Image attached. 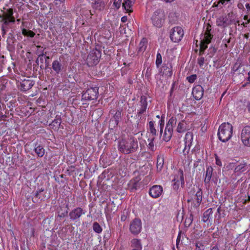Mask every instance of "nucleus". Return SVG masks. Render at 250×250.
I'll return each instance as SVG.
<instances>
[{"instance_id": "1", "label": "nucleus", "mask_w": 250, "mask_h": 250, "mask_svg": "<svg viewBox=\"0 0 250 250\" xmlns=\"http://www.w3.org/2000/svg\"><path fill=\"white\" fill-rule=\"evenodd\" d=\"M211 27L210 24H207L201 35L200 47L199 53V56L203 54L204 51L208 48V44L211 42L213 35L210 33Z\"/></svg>"}, {"instance_id": "2", "label": "nucleus", "mask_w": 250, "mask_h": 250, "mask_svg": "<svg viewBox=\"0 0 250 250\" xmlns=\"http://www.w3.org/2000/svg\"><path fill=\"white\" fill-rule=\"evenodd\" d=\"M233 127L229 123L222 124L218 130V136L219 139L223 142H226L229 141L232 135Z\"/></svg>"}, {"instance_id": "3", "label": "nucleus", "mask_w": 250, "mask_h": 250, "mask_svg": "<svg viewBox=\"0 0 250 250\" xmlns=\"http://www.w3.org/2000/svg\"><path fill=\"white\" fill-rule=\"evenodd\" d=\"M137 146V142H135L132 138H128L120 140L118 147L120 151L127 154L133 151Z\"/></svg>"}, {"instance_id": "4", "label": "nucleus", "mask_w": 250, "mask_h": 250, "mask_svg": "<svg viewBox=\"0 0 250 250\" xmlns=\"http://www.w3.org/2000/svg\"><path fill=\"white\" fill-rule=\"evenodd\" d=\"M153 25L157 27L161 28L165 20V14L164 12L161 9L155 11L151 18Z\"/></svg>"}, {"instance_id": "5", "label": "nucleus", "mask_w": 250, "mask_h": 250, "mask_svg": "<svg viewBox=\"0 0 250 250\" xmlns=\"http://www.w3.org/2000/svg\"><path fill=\"white\" fill-rule=\"evenodd\" d=\"M101 57V52L97 49L91 50L87 56L86 63L89 66L96 65L99 62Z\"/></svg>"}, {"instance_id": "6", "label": "nucleus", "mask_w": 250, "mask_h": 250, "mask_svg": "<svg viewBox=\"0 0 250 250\" xmlns=\"http://www.w3.org/2000/svg\"><path fill=\"white\" fill-rule=\"evenodd\" d=\"M158 125H159L160 137L166 142L169 141L172 137L173 129L166 127L165 132L163 134V130L165 125V121L163 118L159 121Z\"/></svg>"}, {"instance_id": "7", "label": "nucleus", "mask_w": 250, "mask_h": 250, "mask_svg": "<svg viewBox=\"0 0 250 250\" xmlns=\"http://www.w3.org/2000/svg\"><path fill=\"white\" fill-rule=\"evenodd\" d=\"M99 88L97 86L91 87L84 92L82 94V100L84 101H91L96 100L99 94Z\"/></svg>"}, {"instance_id": "8", "label": "nucleus", "mask_w": 250, "mask_h": 250, "mask_svg": "<svg viewBox=\"0 0 250 250\" xmlns=\"http://www.w3.org/2000/svg\"><path fill=\"white\" fill-rule=\"evenodd\" d=\"M134 173L136 174V172H134ZM137 175L131 179L127 184L128 188L131 191L140 188L143 186V183L141 181L142 176L139 172H137Z\"/></svg>"}, {"instance_id": "9", "label": "nucleus", "mask_w": 250, "mask_h": 250, "mask_svg": "<svg viewBox=\"0 0 250 250\" xmlns=\"http://www.w3.org/2000/svg\"><path fill=\"white\" fill-rule=\"evenodd\" d=\"M142 229V223L140 219L135 218L132 220L129 225V231L134 235L139 234Z\"/></svg>"}, {"instance_id": "10", "label": "nucleus", "mask_w": 250, "mask_h": 250, "mask_svg": "<svg viewBox=\"0 0 250 250\" xmlns=\"http://www.w3.org/2000/svg\"><path fill=\"white\" fill-rule=\"evenodd\" d=\"M172 182H173V188L175 190H177L179 188L180 185L182 186L184 185V172L182 169H179L174 174Z\"/></svg>"}, {"instance_id": "11", "label": "nucleus", "mask_w": 250, "mask_h": 250, "mask_svg": "<svg viewBox=\"0 0 250 250\" xmlns=\"http://www.w3.org/2000/svg\"><path fill=\"white\" fill-rule=\"evenodd\" d=\"M184 36V31L180 26L174 27L171 29L170 32L171 40L174 42H179Z\"/></svg>"}, {"instance_id": "12", "label": "nucleus", "mask_w": 250, "mask_h": 250, "mask_svg": "<svg viewBox=\"0 0 250 250\" xmlns=\"http://www.w3.org/2000/svg\"><path fill=\"white\" fill-rule=\"evenodd\" d=\"M240 139L243 145L250 146V126H246L242 130Z\"/></svg>"}, {"instance_id": "13", "label": "nucleus", "mask_w": 250, "mask_h": 250, "mask_svg": "<svg viewBox=\"0 0 250 250\" xmlns=\"http://www.w3.org/2000/svg\"><path fill=\"white\" fill-rule=\"evenodd\" d=\"M193 134L190 132H188L186 134L184 138L185 147L183 149V155L185 156L188 155L189 153V148L193 140Z\"/></svg>"}, {"instance_id": "14", "label": "nucleus", "mask_w": 250, "mask_h": 250, "mask_svg": "<svg viewBox=\"0 0 250 250\" xmlns=\"http://www.w3.org/2000/svg\"><path fill=\"white\" fill-rule=\"evenodd\" d=\"M149 194L153 198H157L161 196L163 192V188L160 185H153L149 190Z\"/></svg>"}, {"instance_id": "15", "label": "nucleus", "mask_w": 250, "mask_h": 250, "mask_svg": "<svg viewBox=\"0 0 250 250\" xmlns=\"http://www.w3.org/2000/svg\"><path fill=\"white\" fill-rule=\"evenodd\" d=\"M85 213V211L82 208L77 207L72 210L69 212L70 219L73 221H77L83 214Z\"/></svg>"}, {"instance_id": "16", "label": "nucleus", "mask_w": 250, "mask_h": 250, "mask_svg": "<svg viewBox=\"0 0 250 250\" xmlns=\"http://www.w3.org/2000/svg\"><path fill=\"white\" fill-rule=\"evenodd\" d=\"M203 198V191L201 188H198L195 194L191 198V201L194 204V207L198 208L202 201Z\"/></svg>"}, {"instance_id": "17", "label": "nucleus", "mask_w": 250, "mask_h": 250, "mask_svg": "<svg viewBox=\"0 0 250 250\" xmlns=\"http://www.w3.org/2000/svg\"><path fill=\"white\" fill-rule=\"evenodd\" d=\"M13 11L12 9H9L7 12L3 15L2 21L3 22L2 25L8 26L9 22H14L15 18L13 17Z\"/></svg>"}, {"instance_id": "18", "label": "nucleus", "mask_w": 250, "mask_h": 250, "mask_svg": "<svg viewBox=\"0 0 250 250\" xmlns=\"http://www.w3.org/2000/svg\"><path fill=\"white\" fill-rule=\"evenodd\" d=\"M52 68L55 74H61L63 70L64 67L61 62V60H54L52 63Z\"/></svg>"}, {"instance_id": "19", "label": "nucleus", "mask_w": 250, "mask_h": 250, "mask_svg": "<svg viewBox=\"0 0 250 250\" xmlns=\"http://www.w3.org/2000/svg\"><path fill=\"white\" fill-rule=\"evenodd\" d=\"M194 98L196 100H200L203 96L204 89L200 85H198L193 87L192 92Z\"/></svg>"}, {"instance_id": "20", "label": "nucleus", "mask_w": 250, "mask_h": 250, "mask_svg": "<svg viewBox=\"0 0 250 250\" xmlns=\"http://www.w3.org/2000/svg\"><path fill=\"white\" fill-rule=\"evenodd\" d=\"M212 209L211 208L208 209L203 213L202 221L211 225L212 222Z\"/></svg>"}, {"instance_id": "21", "label": "nucleus", "mask_w": 250, "mask_h": 250, "mask_svg": "<svg viewBox=\"0 0 250 250\" xmlns=\"http://www.w3.org/2000/svg\"><path fill=\"white\" fill-rule=\"evenodd\" d=\"M34 83H35L32 80L24 79L21 83L20 89L21 91H26L31 89Z\"/></svg>"}, {"instance_id": "22", "label": "nucleus", "mask_w": 250, "mask_h": 250, "mask_svg": "<svg viewBox=\"0 0 250 250\" xmlns=\"http://www.w3.org/2000/svg\"><path fill=\"white\" fill-rule=\"evenodd\" d=\"M105 5L106 2L104 0H95L92 7L97 10L102 11L105 9Z\"/></svg>"}, {"instance_id": "23", "label": "nucleus", "mask_w": 250, "mask_h": 250, "mask_svg": "<svg viewBox=\"0 0 250 250\" xmlns=\"http://www.w3.org/2000/svg\"><path fill=\"white\" fill-rule=\"evenodd\" d=\"M44 189L41 188L40 189H38L35 195V196L33 199H34L36 201H33L34 202H38V200H40L42 201L44 200L46 198L45 193L46 192H44Z\"/></svg>"}, {"instance_id": "24", "label": "nucleus", "mask_w": 250, "mask_h": 250, "mask_svg": "<svg viewBox=\"0 0 250 250\" xmlns=\"http://www.w3.org/2000/svg\"><path fill=\"white\" fill-rule=\"evenodd\" d=\"M141 108L138 110V114H142L146 111L147 106V103L146 101V98L145 96H141L140 100Z\"/></svg>"}, {"instance_id": "25", "label": "nucleus", "mask_w": 250, "mask_h": 250, "mask_svg": "<svg viewBox=\"0 0 250 250\" xmlns=\"http://www.w3.org/2000/svg\"><path fill=\"white\" fill-rule=\"evenodd\" d=\"M213 168L211 166H208L206 168L204 182L206 185L209 184L212 177Z\"/></svg>"}, {"instance_id": "26", "label": "nucleus", "mask_w": 250, "mask_h": 250, "mask_svg": "<svg viewBox=\"0 0 250 250\" xmlns=\"http://www.w3.org/2000/svg\"><path fill=\"white\" fill-rule=\"evenodd\" d=\"M131 247L133 249H137V250H142V245L140 239L133 238L130 241Z\"/></svg>"}, {"instance_id": "27", "label": "nucleus", "mask_w": 250, "mask_h": 250, "mask_svg": "<svg viewBox=\"0 0 250 250\" xmlns=\"http://www.w3.org/2000/svg\"><path fill=\"white\" fill-rule=\"evenodd\" d=\"M135 0H124L123 3V7L124 9L128 12H132V10L130 9L132 4Z\"/></svg>"}, {"instance_id": "28", "label": "nucleus", "mask_w": 250, "mask_h": 250, "mask_svg": "<svg viewBox=\"0 0 250 250\" xmlns=\"http://www.w3.org/2000/svg\"><path fill=\"white\" fill-rule=\"evenodd\" d=\"M110 158V157H100V164L102 165L104 167H106L107 166L110 165L112 163V161Z\"/></svg>"}, {"instance_id": "29", "label": "nucleus", "mask_w": 250, "mask_h": 250, "mask_svg": "<svg viewBox=\"0 0 250 250\" xmlns=\"http://www.w3.org/2000/svg\"><path fill=\"white\" fill-rule=\"evenodd\" d=\"M228 19L226 16H221L216 20V23L218 26H225L227 25Z\"/></svg>"}, {"instance_id": "30", "label": "nucleus", "mask_w": 250, "mask_h": 250, "mask_svg": "<svg viewBox=\"0 0 250 250\" xmlns=\"http://www.w3.org/2000/svg\"><path fill=\"white\" fill-rule=\"evenodd\" d=\"M35 152L38 156H43L45 153V149L40 145L35 147Z\"/></svg>"}, {"instance_id": "31", "label": "nucleus", "mask_w": 250, "mask_h": 250, "mask_svg": "<svg viewBox=\"0 0 250 250\" xmlns=\"http://www.w3.org/2000/svg\"><path fill=\"white\" fill-rule=\"evenodd\" d=\"M148 129L150 133L153 135H157V130L155 127L154 122L151 121L149 122Z\"/></svg>"}, {"instance_id": "32", "label": "nucleus", "mask_w": 250, "mask_h": 250, "mask_svg": "<svg viewBox=\"0 0 250 250\" xmlns=\"http://www.w3.org/2000/svg\"><path fill=\"white\" fill-rule=\"evenodd\" d=\"M186 130V124L184 121L178 123L176 130L179 133L184 132Z\"/></svg>"}, {"instance_id": "33", "label": "nucleus", "mask_w": 250, "mask_h": 250, "mask_svg": "<svg viewBox=\"0 0 250 250\" xmlns=\"http://www.w3.org/2000/svg\"><path fill=\"white\" fill-rule=\"evenodd\" d=\"M176 122V118L175 117H172L169 120L168 123L167 124L166 127L173 129V126L175 125Z\"/></svg>"}, {"instance_id": "34", "label": "nucleus", "mask_w": 250, "mask_h": 250, "mask_svg": "<svg viewBox=\"0 0 250 250\" xmlns=\"http://www.w3.org/2000/svg\"><path fill=\"white\" fill-rule=\"evenodd\" d=\"M247 165L245 163L241 164L239 165L236 167L234 171L235 172H243L247 170Z\"/></svg>"}, {"instance_id": "35", "label": "nucleus", "mask_w": 250, "mask_h": 250, "mask_svg": "<svg viewBox=\"0 0 250 250\" xmlns=\"http://www.w3.org/2000/svg\"><path fill=\"white\" fill-rule=\"evenodd\" d=\"M146 40L143 39L139 44V52L140 53L144 52L146 50Z\"/></svg>"}, {"instance_id": "36", "label": "nucleus", "mask_w": 250, "mask_h": 250, "mask_svg": "<svg viewBox=\"0 0 250 250\" xmlns=\"http://www.w3.org/2000/svg\"><path fill=\"white\" fill-rule=\"evenodd\" d=\"M121 118V112L120 111H116L113 116V120L112 121H114V124L117 125Z\"/></svg>"}, {"instance_id": "37", "label": "nucleus", "mask_w": 250, "mask_h": 250, "mask_svg": "<svg viewBox=\"0 0 250 250\" xmlns=\"http://www.w3.org/2000/svg\"><path fill=\"white\" fill-rule=\"evenodd\" d=\"M92 227L93 230L97 233H101L103 230L102 227L97 222L93 223Z\"/></svg>"}, {"instance_id": "38", "label": "nucleus", "mask_w": 250, "mask_h": 250, "mask_svg": "<svg viewBox=\"0 0 250 250\" xmlns=\"http://www.w3.org/2000/svg\"><path fill=\"white\" fill-rule=\"evenodd\" d=\"M164 163V157H157V168L158 170H161Z\"/></svg>"}, {"instance_id": "39", "label": "nucleus", "mask_w": 250, "mask_h": 250, "mask_svg": "<svg viewBox=\"0 0 250 250\" xmlns=\"http://www.w3.org/2000/svg\"><path fill=\"white\" fill-rule=\"evenodd\" d=\"M193 220V215L190 214L189 216L187 218L185 221V225L186 227H189L192 223Z\"/></svg>"}, {"instance_id": "40", "label": "nucleus", "mask_w": 250, "mask_h": 250, "mask_svg": "<svg viewBox=\"0 0 250 250\" xmlns=\"http://www.w3.org/2000/svg\"><path fill=\"white\" fill-rule=\"evenodd\" d=\"M162 62V56L160 53L158 52L156 56V65L158 67Z\"/></svg>"}, {"instance_id": "41", "label": "nucleus", "mask_w": 250, "mask_h": 250, "mask_svg": "<svg viewBox=\"0 0 250 250\" xmlns=\"http://www.w3.org/2000/svg\"><path fill=\"white\" fill-rule=\"evenodd\" d=\"M196 248L194 250H205V246L200 241H198L195 243Z\"/></svg>"}, {"instance_id": "42", "label": "nucleus", "mask_w": 250, "mask_h": 250, "mask_svg": "<svg viewBox=\"0 0 250 250\" xmlns=\"http://www.w3.org/2000/svg\"><path fill=\"white\" fill-rule=\"evenodd\" d=\"M66 208H67V209L62 212H61L60 211L58 212V217L60 218H63L67 215L68 214V206L66 205Z\"/></svg>"}, {"instance_id": "43", "label": "nucleus", "mask_w": 250, "mask_h": 250, "mask_svg": "<svg viewBox=\"0 0 250 250\" xmlns=\"http://www.w3.org/2000/svg\"><path fill=\"white\" fill-rule=\"evenodd\" d=\"M197 78L196 75H192L187 78V80L190 83H193Z\"/></svg>"}, {"instance_id": "44", "label": "nucleus", "mask_w": 250, "mask_h": 250, "mask_svg": "<svg viewBox=\"0 0 250 250\" xmlns=\"http://www.w3.org/2000/svg\"><path fill=\"white\" fill-rule=\"evenodd\" d=\"M61 124V119L60 118H58L56 119H55L52 122V124L54 125H56L57 127H59Z\"/></svg>"}, {"instance_id": "45", "label": "nucleus", "mask_w": 250, "mask_h": 250, "mask_svg": "<svg viewBox=\"0 0 250 250\" xmlns=\"http://www.w3.org/2000/svg\"><path fill=\"white\" fill-rule=\"evenodd\" d=\"M154 138L148 139V141L149 142L148 147L151 150H153L154 146V144L153 143V141H154Z\"/></svg>"}, {"instance_id": "46", "label": "nucleus", "mask_w": 250, "mask_h": 250, "mask_svg": "<svg viewBox=\"0 0 250 250\" xmlns=\"http://www.w3.org/2000/svg\"><path fill=\"white\" fill-rule=\"evenodd\" d=\"M127 170L126 169L124 168L123 170L122 169H120L119 170V174L122 177H125L126 176L127 174Z\"/></svg>"}, {"instance_id": "47", "label": "nucleus", "mask_w": 250, "mask_h": 250, "mask_svg": "<svg viewBox=\"0 0 250 250\" xmlns=\"http://www.w3.org/2000/svg\"><path fill=\"white\" fill-rule=\"evenodd\" d=\"M205 59L203 57H199L198 59V63L200 67H202L204 64Z\"/></svg>"}, {"instance_id": "48", "label": "nucleus", "mask_w": 250, "mask_h": 250, "mask_svg": "<svg viewBox=\"0 0 250 250\" xmlns=\"http://www.w3.org/2000/svg\"><path fill=\"white\" fill-rule=\"evenodd\" d=\"M181 231H180L178 233V235L177 239H176V248L178 249H179V243L181 240Z\"/></svg>"}, {"instance_id": "49", "label": "nucleus", "mask_w": 250, "mask_h": 250, "mask_svg": "<svg viewBox=\"0 0 250 250\" xmlns=\"http://www.w3.org/2000/svg\"><path fill=\"white\" fill-rule=\"evenodd\" d=\"M9 27L8 26H5V25H2L1 26V29H2V36H4V35L7 32V30H8Z\"/></svg>"}, {"instance_id": "50", "label": "nucleus", "mask_w": 250, "mask_h": 250, "mask_svg": "<svg viewBox=\"0 0 250 250\" xmlns=\"http://www.w3.org/2000/svg\"><path fill=\"white\" fill-rule=\"evenodd\" d=\"M121 2V0H115L113 3L114 5L117 8H119L120 6V4Z\"/></svg>"}, {"instance_id": "51", "label": "nucleus", "mask_w": 250, "mask_h": 250, "mask_svg": "<svg viewBox=\"0 0 250 250\" xmlns=\"http://www.w3.org/2000/svg\"><path fill=\"white\" fill-rule=\"evenodd\" d=\"M127 216L125 214V213L124 212L123 214H121V220L122 221H125L126 220Z\"/></svg>"}, {"instance_id": "52", "label": "nucleus", "mask_w": 250, "mask_h": 250, "mask_svg": "<svg viewBox=\"0 0 250 250\" xmlns=\"http://www.w3.org/2000/svg\"><path fill=\"white\" fill-rule=\"evenodd\" d=\"M230 0H220L218 2V5H219L220 3L222 4H227L229 1Z\"/></svg>"}, {"instance_id": "53", "label": "nucleus", "mask_w": 250, "mask_h": 250, "mask_svg": "<svg viewBox=\"0 0 250 250\" xmlns=\"http://www.w3.org/2000/svg\"><path fill=\"white\" fill-rule=\"evenodd\" d=\"M216 159V164L217 166H222V163L221 160L219 159V157H215Z\"/></svg>"}, {"instance_id": "54", "label": "nucleus", "mask_w": 250, "mask_h": 250, "mask_svg": "<svg viewBox=\"0 0 250 250\" xmlns=\"http://www.w3.org/2000/svg\"><path fill=\"white\" fill-rule=\"evenodd\" d=\"M35 34L32 31L29 30L28 32V34L27 36H29L30 37H33L35 36Z\"/></svg>"}, {"instance_id": "55", "label": "nucleus", "mask_w": 250, "mask_h": 250, "mask_svg": "<svg viewBox=\"0 0 250 250\" xmlns=\"http://www.w3.org/2000/svg\"><path fill=\"white\" fill-rule=\"evenodd\" d=\"M189 155H200V151H199L198 152H197L196 151V149H194L193 151H191V154H189Z\"/></svg>"}, {"instance_id": "56", "label": "nucleus", "mask_w": 250, "mask_h": 250, "mask_svg": "<svg viewBox=\"0 0 250 250\" xmlns=\"http://www.w3.org/2000/svg\"><path fill=\"white\" fill-rule=\"evenodd\" d=\"M28 31L24 28L22 30V34L24 36H27Z\"/></svg>"}, {"instance_id": "57", "label": "nucleus", "mask_w": 250, "mask_h": 250, "mask_svg": "<svg viewBox=\"0 0 250 250\" xmlns=\"http://www.w3.org/2000/svg\"><path fill=\"white\" fill-rule=\"evenodd\" d=\"M127 21V17L125 16H124L121 18V21L123 22H126Z\"/></svg>"}, {"instance_id": "58", "label": "nucleus", "mask_w": 250, "mask_h": 250, "mask_svg": "<svg viewBox=\"0 0 250 250\" xmlns=\"http://www.w3.org/2000/svg\"><path fill=\"white\" fill-rule=\"evenodd\" d=\"M246 8L249 10V11H250V3H247L246 4Z\"/></svg>"}, {"instance_id": "59", "label": "nucleus", "mask_w": 250, "mask_h": 250, "mask_svg": "<svg viewBox=\"0 0 250 250\" xmlns=\"http://www.w3.org/2000/svg\"><path fill=\"white\" fill-rule=\"evenodd\" d=\"M168 73H167V75H169V76H171L172 75V72L170 70V69L168 68Z\"/></svg>"}, {"instance_id": "60", "label": "nucleus", "mask_w": 250, "mask_h": 250, "mask_svg": "<svg viewBox=\"0 0 250 250\" xmlns=\"http://www.w3.org/2000/svg\"><path fill=\"white\" fill-rule=\"evenodd\" d=\"M247 108L249 112L250 113V101L248 104Z\"/></svg>"}, {"instance_id": "61", "label": "nucleus", "mask_w": 250, "mask_h": 250, "mask_svg": "<svg viewBox=\"0 0 250 250\" xmlns=\"http://www.w3.org/2000/svg\"><path fill=\"white\" fill-rule=\"evenodd\" d=\"M250 19H248L247 20V22H246V23L245 24L244 22L242 23V24L244 25V26H247L246 24H247L248 23H250Z\"/></svg>"}, {"instance_id": "62", "label": "nucleus", "mask_w": 250, "mask_h": 250, "mask_svg": "<svg viewBox=\"0 0 250 250\" xmlns=\"http://www.w3.org/2000/svg\"><path fill=\"white\" fill-rule=\"evenodd\" d=\"M211 250H219V249L217 246H214Z\"/></svg>"}, {"instance_id": "63", "label": "nucleus", "mask_w": 250, "mask_h": 250, "mask_svg": "<svg viewBox=\"0 0 250 250\" xmlns=\"http://www.w3.org/2000/svg\"><path fill=\"white\" fill-rule=\"evenodd\" d=\"M248 80L250 82V71L248 72Z\"/></svg>"}, {"instance_id": "64", "label": "nucleus", "mask_w": 250, "mask_h": 250, "mask_svg": "<svg viewBox=\"0 0 250 250\" xmlns=\"http://www.w3.org/2000/svg\"><path fill=\"white\" fill-rule=\"evenodd\" d=\"M244 19L245 20H248V15H245L244 17Z\"/></svg>"}]
</instances>
